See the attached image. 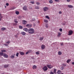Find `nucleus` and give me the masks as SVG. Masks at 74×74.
Instances as JSON below:
<instances>
[{"label":"nucleus","instance_id":"6e6552de","mask_svg":"<svg viewBox=\"0 0 74 74\" xmlns=\"http://www.w3.org/2000/svg\"><path fill=\"white\" fill-rule=\"evenodd\" d=\"M27 23V21L25 20H23V21L22 23L23 25H26Z\"/></svg>","mask_w":74,"mask_h":74},{"label":"nucleus","instance_id":"c9c22d12","mask_svg":"<svg viewBox=\"0 0 74 74\" xmlns=\"http://www.w3.org/2000/svg\"><path fill=\"white\" fill-rule=\"evenodd\" d=\"M18 55H19V53H17L16 54V56L17 57H18Z\"/></svg>","mask_w":74,"mask_h":74},{"label":"nucleus","instance_id":"f257e3e1","mask_svg":"<svg viewBox=\"0 0 74 74\" xmlns=\"http://www.w3.org/2000/svg\"><path fill=\"white\" fill-rule=\"evenodd\" d=\"M28 32L29 34H32L34 32V30L33 28H30L28 29Z\"/></svg>","mask_w":74,"mask_h":74},{"label":"nucleus","instance_id":"680f3d73","mask_svg":"<svg viewBox=\"0 0 74 74\" xmlns=\"http://www.w3.org/2000/svg\"><path fill=\"white\" fill-rule=\"evenodd\" d=\"M1 16V13H0V16Z\"/></svg>","mask_w":74,"mask_h":74},{"label":"nucleus","instance_id":"2f4dec72","mask_svg":"<svg viewBox=\"0 0 74 74\" xmlns=\"http://www.w3.org/2000/svg\"><path fill=\"white\" fill-rule=\"evenodd\" d=\"M53 2V1H52V0H50L49 1V3H50V4H52Z\"/></svg>","mask_w":74,"mask_h":74},{"label":"nucleus","instance_id":"a19ab883","mask_svg":"<svg viewBox=\"0 0 74 74\" xmlns=\"http://www.w3.org/2000/svg\"><path fill=\"white\" fill-rule=\"evenodd\" d=\"M6 42V43H7V44H10V41H8L7 42Z\"/></svg>","mask_w":74,"mask_h":74},{"label":"nucleus","instance_id":"aec40b11","mask_svg":"<svg viewBox=\"0 0 74 74\" xmlns=\"http://www.w3.org/2000/svg\"><path fill=\"white\" fill-rule=\"evenodd\" d=\"M6 30V28H2L1 29V30H2V31H4V30Z\"/></svg>","mask_w":74,"mask_h":74},{"label":"nucleus","instance_id":"b1692460","mask_svg":"<svg viewBox=\"0 0 74 74\" xmlns=\"http://www.w3.org/2000/svg\"><path fill=\"white\" fill-rule=\"evenodd\" d=\"M9 65H5L4 66V68H7V67H8Z\"/></svg>","mask_w":74,"mask_h":74},{"label":"nucleus","instance_id":"a211bd4d","mask_svg":"<svg viewBox=\"0 0 74 74\" xmlns=\"http://www.w3.org/2000/svg\"><path fill=\"white\" fill-rule=\"evenodd\" d=\"M43 39H44V37H42L40 38L39 39V40L40 41H42V40H43Z\"/></svg>","mask_w":74,"mask_h":74},{"label":"nucleus","instance_id":"473e14b6","mask_svg":"<svg viewBox=\"0 0 74 74\" xmlns=\"http://www.w3.org/2000/svg\"><path fill=\"white\" fill-rule=\"evenodd\" d=\"M60 69L61 70H63V69H64V67L63 66L61 67Z\"/></svg>","mask_w":74,"mask_h":74},{"label":"nucleus","instance_id":"423d86ee","mask_svg":"<svg viewBox=\"0 0 74 74\" xmlns=\"http://www.w3.org/2000/svg\"><path fill=\"white\" fill-rule=\"evenodd\" d=\"M49 8L47 7H45L43 8V10L44 11H47L48 10Z\"/></svg>","mask_w":74,"mask_h":74},{"label":"nucleus","instance_id":"052dcab7","mask_svg":"<svg viewBox=\"0 0 74 74\" xmlns=\"http://www.w3.org/2000/svg\"><path fill=\"white\" fill-rule=\"evenodd\" d=\"M1 21V18H0V21Z\"/></svg>","mask_w":74,"mask_h":74},{"label":"nucleus","instance_id":"f8f14e48","mask_svg":"<svg viewBox=\"0 0 74 74\" xmlns=\"http://www.w3.org/2000/svg\"><path fill=\"white\" fill-rule=\"evenodd\" d=\"M58 35H57V36L59 37L61 35V33L60 32H58Z\"/></svg>","mask_w":74,"mask_h":74},{"label":"nucleus","instance_id":"79ce46f5","mask_svg":"<svg viewBox=\"0 0 74 74\" xmlns=\"http://www.w3.org/2000/svg\"><path fill=\"white\" fill-rule=\"evenodd\" d=\"M59 30L60 31L62 32V28H60L59 29Z\"/></svg>","mask_w":74,"mask_h":74},{"label":"nucleus","instance_id":"c85d7f7f","mask_svg":"<svg viewBox=\"0 0 74 74\" xmlns=\"http://www.w3.org/2000/svg\"><path fill=\"white\" fill-rule=\"evenodd\" d=\"M14 22L16 23H18V21H16V19H15L14 20Z\"/></svg>","mask_w":74,"mask_h":74},{"label":"nucleus","instance_id":"6ab92c4d","mask_svg":"<svg viewBox=\"0 0 74 74\" xmlns=\"http://www.w3.org/2000/svg\"><path fill=\"white\" fill-rule=\"evenodd\" d=\"M35 9H37V10H39L40 9V7L37 6H36L35 7Z\"/></svg>","mask_w":74,"mask_h":74},{"label":"nucleus","instance_id":"603ef678","mask_svg":"<svg viewBox=\"0 0 74 74\" xmlns=\"http://www.w3.org/2000/svg\"><path fill=\"white\" fill-rule=\"evenodd\" d=\"M17 35H19V32H18L16 34Z\"/></svg>","mask_w":74,"mask_h":74},{"label":"nucleus","instance_id":"4c0bfd02","mask_svg":"<svg viewBox=\"0 0 74 74\" xmlns=\"http://www.w3.org/2000/svg\"><path fill=\"white\" fill-rule=\"evenodd\" d=\"M19 29H22V28H23V27H22V26H19Z\"/></svg>","mask_w":74,"mask_h":74},{"label":"nucleus","instance_id":"3c124183","mask_svg":"<svg viewBox=\"0 0 74 74\" xmlns=\"http://www.w3.org/2000/svg\"><path fill=\"white\" fill-rule=\"evenodd\" d=\"M67 2H70V0H66Z\"/></svg>","mask_w":74,"mask_h":74},{"label":"nucleus","instance_id":"13d9d810","mask_svg":"<svg viewBox=\"0 0 74 74\" xmlns=\"http://www.w3.org/2000/svg\"><path fill=\"white\" fill-rule=\"evenodd\" d=\"M63 25H66V23H63Z\"/></svg>","mask_w":74,"mask_h":74},{"label":"nucleus","instance_id":"37998d69","mask_svg":"<svg viewBox=\"0 0 74 74\" xmlns=\"http://www.w3.org/2000/svg\"><path fill=\"white\" fill-rule=\"evenodd\" d=\"M36 55H39L40 53L38 52H36Z\"/></svg>","mask_w":74,"mask_h":74},{"label":"nucleus","instance_id":"9d476101","mask_svg":"<svg viewBox=\"0 0 74 74\" xmlns=\"http://www.w3.org/2000/svg\"><path fill=\"white\" fill-rule=\"evenodd\" d=\"M21 34H22L23 36H25V35H26V33L24 32H21Z\"/></svg>","mask_w":74,"mask_h":74},{"label":"nucleus","instance_id":"72a5a7b5","mask_svg":"<svg viewBox=\"0 0 74 74\" xmlns=\"http://www.w3.org/2000/svg\"><path fill=\"white\" fill-rule=\"evenodd\" d=\"M18 35L16 34V35H14V37H16V38H18Z\"/></svg>","mask_w":74,"mask_h":74},{"label":"nucleus","instance_id":"39448f33","mask_svg":"<svg viewBox=\"0 0 74 74\" xmlns=\"http://www.w3.org/2000/svg\"><path fill=\"white\" fill-rule=\"evenodd\" d=\"M42 69L44 71H45L48 70V68L46 66H45Z\"/></svg>","mask_w":74,"mask_h":74},{"label":"nucleus","instance_id":"0e129e2a","mask_svg":"<svg viewBox=\"0 0 74 74\" xmlns=\"http://www.w3.org/2000/svg\"><path fill=\"white\" fill-rule=\"evenodd\" d=\"M5 8H6V6H5Z\"/></svg>","mask_w":74,"mask_h":74},{"label":"nucleus","instance_id":"f3484780","mask_svg":"<svg viewBox=\"0 0 74 74\" xmlns=\"http://www.w3.org/2000/svg\"><path fill=\"white\" fill-rule=\"evenodd\" d=\"M23 30H24V31H25V32H28V29L26 28H24Z\"/></svg>","mask_w":74,"mask_h":74},{"label":"nucleus","instance_id":"f03ea898","mask_svg":"<svg viewBox=\"0 0 74 74\" xmlns=\"http://www.w3.org/2000/svg\"><path fill=\"white\" fill-rule=\"evenodd\" d=\"M26 26L28 28H30L32 26V24H28L26 25Z\"/></svg>","mask_w":74,"mask_h":74},{"label":"nucleus","instance_id":"09e8293b","mask_svg":"<svg viewBox=\"0 0 74 74\" xmlns=\"http://www.w3.org/2000/svg\"><path fill=\"white\" fill-rule=\"evenodd\" d=\"M55 1H56V2H59V0H55Z\"/></svg>","mask_w":74,"mask_h":74},{"label":"nucleus","instance_id":"2eb2a0df","mask_svg":"<svg viewBox=\"0 0 74 74\" xmlns=\"http://www.w3.org/2000/svg\"><path fill=\"white\" fill-rule=\"evenodd\" d=\"M58 55H61L62 54V52L59 51L58 52Z\"/></svg>","mask_w":74,"mask_h":74},{"label":"nucleus","instance_id":"20e7f679","mask_svg":"<svg viewBox=\"0 0 74 74\" xmlns=\"http://www.w3.org/2000/svg\"><path fill=\"white\" fill-rule=\"evenodd\" d=\"M47 67L49 69H51L53 68V66L51 65V64L47 65Z\"/></svg>","mask_w":74,"mask_h":74},{"label":"nucleus","instance_id":"a18cd8bd","mask_svg":"<svg viewBox=\"0 0 74 74\" xmlns=\"http://www.w3.org/2000/svg\"><path fill=\"white\" fill-rule=\"evenodd\" d=\"M6 5L7 6H8L9 5V3H7L6 4Z\"/></svg>","mask_w":74,"mask_h":74},{"label":"nucleus","instance_id":"f704fd0d","mask_svg":"<svg viewBox=\"0 0 74 74\" xmlns=\"http://www.w3.org/2000/svg\"><path fill=\"white\" fill-rule=\"evenodd\" d=\"M46 18H47L48 19H49V16H46Z\"/></svg>","mask_w":74,"mask_h":74},{"label":"nucleus","instance_id":"69168bd1","mask_svg":"<svg viewBox=\"0 0 74 74\" xmlns=\"http://www.w3.org/2000/svg\"><path fill=\"white\" fill-rule=\"evenodd\" d=\"M61 74H64L63 73H62Z\"/></svg>","mask_w":74,"mask_h":74},{"label":"nucleus","instance_id":"bf43d9fd","mask_svg":"<svg viewBox=\"0 0 74 74\" xmlns=\"http://www.w3.org/2000/svg\"><path fill=\"white\" fill-rule=\"evenodd\" d=\"M12 10H14V8H12Z\"/></svg>","mask_w":74,"mask_h":74},{"label":"nucleus","instance_id":"49530a36","mask_svg":"<svg viewBox=\"0 0 74 74\" xmlns=\"http://www.w3.org/2000/svg\"><path fill=\"white\" fill-rule=\"evenodd\" d=\"M62 65H63V66H66V64H63Z\"/></svg>","mask_w":74,"mask_h":74},{"label":"nucleus","instance_id":"dca6fc26","mask_svg":"<svg viewBox=\"0 0 74 74\" xmlns=\"http://www.w3.org/2000/svg\"><path fill=\"white\" fill-rule=\"evenodd\" d=\"M32 68L33 69H37V66L35 65H34L32 67Z\"/></svg>","mask_w":74,"mask_h":74},{"label":"nucleus","instance_id":"4d7b16f0","mask_svg":"<svg viewBox=\"0 0 74 74\" xmlns=\"http://www.w3.org/2000/svg\"><path fill=\"white\" fill-rule=\"evenodd\" d=\"M3 18V16H1V18Z\"/></svg>","mask_w":74,"mask_h":74},{"label":"nucleus","instance_id":"0eeeda50","mask_svg":"<svg viewBox=\"0 0 74 74\" xmlns=\"http://www.w3.org/2000/svg\"><path fill=\"white\" fill-rule=\"evenodd\" d=\"M41 48L42 49H44L45 48V46L44 45H42L41 46Z\"/></svg>","mask_w":74,"mask_h":74},{"label":"nucleus","instance_id":"c756f323","mask_svg":"<svg viewBox=\"0 0 74 74\" xmlns=\"http://www.w3.org/2000/svg\"><path fill=\"white\" fill-rule=\"evenodd\" d=\"M45 26L46 28H48V24H46Z\"/></svg>","mask_w":74,"mask_h":74},{"label":"nucleus","instance_id":"ddd939ff","mask_svg":"<svg viewBox=\"0 0 74 74\" xmlns=\"http://www.w3.org/2000/svg\"><path fill=\"white\" fill-rule=\"evenodd\" d=\"M19 53L21 55H23L25 54V53H24V52H22V51L20 52Z\"/></svg>","mask_w":74,"mask_h":74},{"label":"nucleus","instance_id":"58836bf2","mask_svg":"<svg viewBox=\"0 0 74 74\" xmlns=\"http://www.w3.org/2000/svg\"><path fill=\"white\" fill-rule=\"evenodd\" d=\"M30 3L33 4H34V2L31 1L30 2Z\"/></svg>","mask_w":74,"mask_h":74},{"label":"nucleus","instance_id":"e433bc0d","mask_svg":"<svg viewBox=\"0 0 74 74\" xmlns=\"http://www.w3.org/2000/svg\"><path fill=\"white\" fill-rule=\"evenodd\" d=\"M36 4L37 5H40V3L38 2H37L36 3Z\"/></svg>","mask_w":74,"mask_h":74},{"label":"nucleus","instance_id":"bb28decb","mask_svg":"<svg viewBox=\"0 0 74 74\" xmlns=\"http://www.w3.org/2000/svg\"><path fill=\"white\" fill-rule=\"evenodd\" d=\"M0 56H3V53L0 52Z\"/></svg>","mask_w":74,"mask_h":74},{"label":"nucleus","instance_id":"864d4df0","mask_svg":"<svg viewBox=\"0 0 74 74\" xmlns=\"http://www.w3.org/2000/svg\"><path fill=\"white\" fill-rule=\"evenodd\" d=\"M50 74H53V73L52 72H51L50 73Z\"/></svg>","mask_w":74,"mask_h":74},{"label":"nucleus","instance_id":"cd10ccee","mask_svg":"<svg viewBox=\"0 0 74 74\" xmlns=\"http://www.w3.org/2000/svg\"><path fill=\"white\" fill-rule=\"evenodd\" d=\"M44 22H45L46 23H47V22H48V20H47L45 19L44 20Z\"/></svg>","mask_w":74,"mask_h":74},{"label":"nucleus","instance_id":"4be33fe9","mask_svg":"<svg viewBox=\"0 0 74 74\" xmlns=\"http://www.w3.org/2000/svg\"><path fill=\"white\" fill-rule=\"evenodd\" d=\"M1 51L2 52V53H3V52H6V50L2 49L1 50Z\"/></svg>","mask_w":74,"mask_h":74},{"label":"nucleus","instance_id":"4468645a","mask_svg":"<svg viewBox=\"0 0 74 74\" xmlns=\"http://www.w3.org/2000/svg\"><path fill=\"white\" fill-rule=\"evenodd\" d=\"M68 7L69 8H73V5H68Z\"/></svg>","mask_w":74,"mask_h":74},{"label":"nucleus","instance_id":"6e6d98bb","mask_svg":"<svg viewBox=\"0 0 74 74\" xmlns=\"http://www.w3.org/2000/svg\"><path fill=\"white\" fill-rule=\"evenodd\" d=\"M72 64H73V65H74V62H72Z\"/></svg>","mask_w":74,"mask_h":74},{"label":"nucleus","instance_id":"de8ad7c7","mask_svg":"<svg viewBox=\"0 0 74 74\" xmlns=\"http://www.w3.org/2000/svg\"><path fill=\"white\" fill-rule=\"evenodd\" d=\"M59 13L60 14H62V12L61 11H59Z\"/></svg>","mask_w":74,"mask_h":74},{"label":"nucleus","instance_id":"8fccbe9b","mask_svg":"<svg viewBox=\"0 0 74 74\" xmlns=\"http://www.w3.org/2000/svg\"><path fill=\"white\" fill-rule=\"evenodd\" d=\"M29 53L28 51H27L25 53V55H27V54H29Z\"/></svg>","mask_w":74,"mask_h":74},{"label":"nucleus","instance_id":"a878e982","mask_svg":"<svg viewBox=\"0 0 74 74\" xmlns=\"http://www.w3.org/2000/svg\"><path fill=\"white\" fill-rule=\"evenodd\" d=\"M56 69H54V73L55 74H56Z\"/></svg>","mask_w":74,"mask_h":74},{"label":"nucleus","instance_id":"393cba45","mask_svg":"<svg viewBox=\"0 0 74 74\" xmlns=\"http://www.w3.org/2000/svg\"><path fill=\"white\" fill-rule=\"evenodd\" d=\"M16 15H19V12L18 11H16Z\"/></svg>","mask_w":74,"mask_h":74},{"label":"nucleus","instance_id":"5701e85b","mask_svg":"<svg viewBox=\"0 0 74 74\" xmlns=\"http://www.w3.org/2000/svg\"><path fill=\"white\" fill-rule=\"evenodd\" d=\"M71 62V60L68 59L67 60L66 62L67 63H69V62Z\"/></svg>","mask_w":74,"mask_h":74},{"label":"nucleus","instance_id":"e2e57ef3","mask_svg":"<svg viewBox=\"0 0 74 74\" xmlns=\"http://www.w3.org/2000/svg\"><path fill=\"white\" fill-rule=\"evenodd\" d=\"M33 21H35V19H34V20H33Z\"/></svg>","mask_w":74,"mask_h":74},{"label":"nucleus","instance_id":"7ed1b4c3","mask_svg":"<svg viewBox=\"0 0 74 74\" xmlns=\"http://www.w3.org/2000/svg\"><path fill=\"white\" fill-rule=\"evenodd\" d=\"M68 33V35L69 36H71V35H72V34L73 33V31L72 30H71L69 31Z\"/></svg>","mask_w":74,"mask_h":74},{"label":"nucleus","instance_id":"ea45409f","mask_svg":"<svg viewBox=\"0 0 74 74\" xmlns=\"http://www.w3.org/2000/svg\"><path fill=\"white\" fill-rule=\"evenodd\" d=\"M28 52L29 53H30V52H32V50H28Z\"/></svg>","mask_w":74,"mask_h":74},{"label":"nucleus","instance_id":"1a4fd4ad","mask_svg":"<svg viewBox=\"0 0 74 74\" xmlns=\"http://www.w3.org/2000/svg\"><path fill=\"white\" fill-rule=\"evenodd\" d=\"M23 10H27V6H24L23 8Z\"/></svg>","mask_w":74,"mask_h":74},{"label":"nucleus","instance_id":"c03bdc74","mask_svg":"<svg viewBox=\"0 0 74 74\" xmlns=\"http://www.w3.org/2000/svg\"><path fill=\"white\" fill-rule=\"evenodd\" d=\"M60 44H61V46H62V45H63L64 43L63 42H62L60 43Z\"/></svg>","mask_w":74,"mask_h":74},{"label":"nucleus","instance_id":"7c9ffc66","mask_svg":"<svg viewBox=\"0 0 74 74\" xmlns=\"http://www.w3.org/2000/svg\"><path fill=\"white\" fill-rule=\"evenodd\" d=\"M11 58H12V59H14L15 58V57L14 56H10Z\"/></svg>","mask_w":74,"mask_h":74},{"label":"nucleus","instance_id":"412c9836","mask_svg":"<svg viewBox=\"0 0 74 74\" xmlns=\"http://www.w3.org/2000/svg\"><path fill=\"white\" fill-rule=\"evenodd\" d=\"M61 73V71L60 70L58 71L57 72V74H60Z\"/></svg>","mask_w":74,"mask_h":74},{"label":"nucleus","instance_id":"9b49d317","mask_svg":"<svg viewBox=\"0 0 74 74\" xmlns=\"http://www.w3.org/2000/svg\"><path fill=\"white\" fill-rule=\"evenodd\" d=\"M3 57L5 58H8V55L7 54H5L3 55Z\"/></svg>","mask_w":74,"mask_h":74},{"label":"nucleus","instance_id":"5fc2aeb1","mask_svg":"<svg viewBox=\"0 0 74 74\" xmlns=\"http://www.w3.org/2000/svg\"><path fill=\"white\" fill-rule=\"evenodd\" d=\"M4 45H5V46H8V44H5Z\"/></svg>","mask_w":74,"mask_h":74}]
</instances>
